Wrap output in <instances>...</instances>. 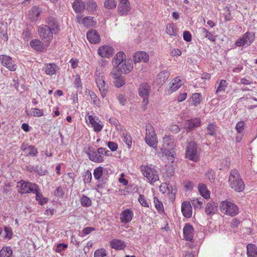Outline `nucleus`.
<instances>
[{
	"mask_svg": "<svg viewBox=\"0 0 257 257\" xmlns=\"http://www.w3.org/2000/svg\"><path fill=\"white\" fill-rule=\"evenodd\" d=\"M46 23L47 25L39 26L38 32L42 40L45 42L50 43L53 39V33H58L59 28L57 20L52 17H49Z\"/></svg>",
	"mask_w": 257,
	"mask_h": 257,
	"instance_id": "f257e3e1",
	"label": "nucleus"
},
{
	"mask_svg": "<svg viewBox=\"0 0 257 257\" xmlns=\"http://www.w3.org/2000/svg\"><path fill=\"white\" fill-rule=\"evenodd\" d=\"M228 183L230 187L235 191L241 192L244 189V183L238 171L236 169L232 170L230 171Z\"/></svg>",
	"mask_w": 257,
	"mask_h": 257,
	"instance_id": "f03ea898",
	"label": "nucleus"
},
{
	"mask_svg": "<svg viewBox=\"0 0 257 257\" xmlns=\"http://www.w3.org/2000/svg\"><path fill=\"white\" fill-rule=\"evenodd\" d=\"M140 170L151 184H153L159 179L158 172L152 165H142L140 167Z\"/></svg>",
	"mask_w": 257,
	"mask_h": 257,
	"instance_id": "7ed1b4c3",
	"label": "nucleus"
},
{
	"mask_svg": "<svg viewBox=\"0 0 257 257\" xmlns=\"http://www.w3.org/2000/svg\"><path fill=\"white\" fill-rule=\"evenodd\" d=\"M102 70L99 67H97L95 79L97 87L99 89L100 93L102 97H105L108 91V85L104 81V76L103 75Z\"/></svg>",
	"mask_w": 257,
	"mask_h": 257,
	"instance_id": "20e7f679",
	"label": "nucleus"
},
{
	"mask_svg": "<svg viewBox=\"0 0 257 257\" xmlns=\"http://www.w3.org/2000/svg\"><path fill=\"white\" fill-rule=\"evenodd\" d=\"M199 152L200 150L194 142H189L186 147V158L193 162H197L199 158Z\"/></svg>",
	"mask_w": 257,
	"mask_h": 257,
	"instance_id": "39448f33",
	"label": "nucleus"
},
{
	"mask_svg": "<svg viewBox=\"0 0 257 257\" xmlns=\"http://www.w3.org/2000/svg\"><path fill=\"white\" fill-rule=\"evenodd\" d=\"M222 213L231 216H234L238 213V208L233 203L229 201H223L220 205Z\"/></svg>",
	"mask_w": 257,
	"mask_h": 257,
	"instance_id": "423d86ee",
	"label": "nucleus"
},
{
	"mask_svg": "<svg viewBox=\"0 0 257 257\" xmlns=\"http://www.w3.org/2000/svg\"><path fill=\"white\" fill-rule=\"evenodd\" d=\"M254 39L255 34L253 32H247L236 41L235 45L236 47L249 46L254 41Z\"/></svg>",
	"mask_w": 257,
	"mask_h": 257,
	"instance_id": "0eeeda50",
	"label": "nucleus"
},
{
	"mask_svg": "<svg viewBox=\"0 0 257 257\" xmlns=\"http://www.w3.org/2000/svg\"><path fill=\"white\" fill-rule=\"evenodd\" d=\"M19 185L18 187H19V192L22 194L26 193H34V192L37 189H38V186L35 184L30 182L25 181L21 180L18 182Z\"/></svg>",
	"mask_w": 257,
	"mask_h": 257,
	"instance_id": "6e6552de",
	"label": "nucleus"
},
{
	"mask_svg": "<svg viewBox=\"0 0 257 257\" xmlns=\"http://www.w3.org/2000/svg\"><path fill=\"white\" fill-rule=\"evenodd\" d=\"M104 148H99L97 150L89 149L88 156L89 159L95 163H101L103 161V153Z\"/></svg>",
	"mask_w": 257,
	"mask_h": 257,
	"instance_id": "1a4fd4ad",
	"label": "nucleus"
},
{
	"mask_svg": "<svg viewBox=\"0 0 257 257\" xmlns=\"http://www.w3.org/2000/svg\"><path fill=\"white\" fill-rule=\"evenodd\" d=\"M1 64L11 71H15L17 68V65L12 58L7 55H0Z\"/></svg>",
	"mask_w": 257,
	"mask_h": 257,
	"instance_id": "9d476101",
	"label": "nucleus"
},
{
	"mask_svg": "<svg viewBox=\"0 0 257 257\" xmlns=\"http://www.w3.org/2000/svg\"><path fill=\"white\" fill-rule=\"evenodd\" d=\"M151 87L147 83L141 84L139 88V95L143 98V104L146 106L148 103V98L149 96Z\"/></svg>",
	"mask_w": 257,
	"mask_h": 257,
	"instance_id": "9b49d317",
	"label": "nucleus"
},
{
	"mask_svg": "<svg viewBox=\"0 0 257 257\" xmlns=\"http://www.w3.org/2000/svg\"><path fill=\"white\" fill-rule=\"evenodd\" d=\"M86 121H89L91 126L93 127L94 131L95 132H100L103 127V125L101 124V121L96 116L89 115L85 116Z\"/></svg>",
	"mask_w": 257,
	"mask_h": 257,
	"instance_id": "f8f14e48",
	"label": "nucleus"
},
{
	"mask_svg": "<svg viewBox=\"0 0 257 257\" xmlns=\"http://www.w3.org/2000/svg\"><path fill=\"white\" fill-rule=\"evenodd\" d=\"M201 123L199 118L196 117L193 119H187L185 121L184 128L187 132H189L198 127Z\"/></svg>",
	"mask_w": 257,
	"mask_h": 257,
	"instance_id": "ddd939ff",
	"label": "nucleus"
},
{
	"mask_svg": "<svg viewBox=\"0 0 257 257\" xmlns=\"http://www.w3.org/2000/svg\"><path fill=\"white\" fill-rule=\"evenodd\" d=\"M118 10L121 15H126L131 10V5L128 0H118Z\"/></svg>",
	"mask_w": 257,
	"mask_h": 257,
	"instance_id": "4468645a",
	"label": "nucleus"
},
{
	"mask_svg": "<svg viewBox=\"0 0 257 257\" xmlns=\"http://www.w3.org/2000/svg\"><path fill=\"white\" fill-rule=\"evenodd\" d=\"M133 216V211L131 209H126L121 212L120 219L122 223L126 224L132 220Z\"/></svg>",
	"mask_w": 257,
	"mask_h": 257,
	"instance_id": "2eb2a0df",
	"label": "nucleus"
},
{
	"mask_svg": "<svg viewBox=\"0 0 257 257\" xmlns=\"http://www.w3.org/2000/svg\"><path fill=\"white\" fill-rule=\"evenodd\" d=\"M113 49L109 46L105 45L100 47L98 50V54L101 57H109L113 53Z\"/></svg>",
	"mask_w": 257,
	"mask_h": 257,
	"instance_id": "dca6fc26",
	"label": "nucleus"
},
{
	"mask_svg": "<svg viewBox=\"0 0 257 257\" xmlns=\"http://www.w3.org/2000/svg\"><path fill=\"white\" fill-rule=\"evenodd\" d=\"M121 73L125 74L128 73L132 71L133 68L132 60L128 59L125 60L121 65L117 67Z\"/></svg>",
	"mask_w": 257,
	"mask_h": 257,
	"instance_id": "f3484780",
	"label": "nucleus"
},
{
	"mask_svg": "<svg viewBox=\"0 0 257 257\" xmlns=\"http://www.w3.org/2000/svg\"><path fill=\"white\" fill-rule=\"evenodd\" d=\"M194 228L190 224L187 223L183 228V234L186 240L191 241L193 237Z\"/></svg>",
	"mask_w": 257,
	"mask_h": 257,
	"instance_id": "a211bd4d",
	"label": "nucleus"
},
{
	"mask_svg": "<svg viewBox=\"0 0 257 257\" xmlns=\"http://www.w3.org/2000/svg\"><path fill=\"white\" fill-rule=\"evenodd\" d=\"M87 38L92 44L98 43L100 41L99 34L95 30H90L87 33Z\"/></svg>",
	"mask_w": 257,
	"mask_h": 257,
	"instance_id": "6ab92c4d",
	"label": "nucleus"
},
{
	"mask_svg": "<svg viewBox=\"0 0 257 257\" xmlns=\"http://www.w3.org/2000/svg\"><path fill=\"white\" fill-rule=\"evenodd\" d=\"M59 69L58 66L54 63H47L44 65L43 70L49 76L56 74V71Z\"/></svg>",
	"mask_w": 257,
	"mask_h": 257,
	"instance_id": "aec40b11",
	"label": "nucleus"
},
{
	"mask_svg": "<svg viewBox=\"0 0 257 257\" xmlns=\"http://www.w3.org/2000/svg\"><path fill=\"white\" fill-rule=\"evenodd\" d=\"M42 13L41 9L38 7H33L29 11L28 18L33 22L36 21L38 20L41 13Z\"/></svg>",
	"mask_w": 257,
	"mask_h": 257,
	"instance_id": "412c9836",
	"label": "nucleus"
},
{
	"mask_svg": "<svg viewBox=\"0 0 257 257\" xmlns=\"http://www.w3.org/2000/svg\"><path fill=\"white\" fill-rule=\"evenodd\" d=\"M181 211L183 216L186 218H190L192 216V206L189 202L184 201L182 203Z\"/></svg>",
	"mask_w": 257,
	"mask_h": 257,
	"instance_id": "4be33fe9",
	"label": "nucleus"
},
{
	"mask_svg": "<svg viewBox=\"0 0 257 257\" xmlns=\"http://www.w3.org/2000/svg\"><path fill=\"white\" fill-rule=\"evenodd\" d=\"M149 59L148 55L143 51L137 52L134 56V61L135 63L140 62H147L149 61Z\"/></svg>",
	"mask_w": 257,
	"mask_h": 257,
	"instance_id": "5701e85b",
	"label": "nucleus"
},
{
	"mask_svg": "<svg viewBox=\"0 0 257 257\" xmlns=\"http://www.w3.org/2000/svg\"><path fill=\"white\" fill-rule=\"evenodd\" d=\"M125 54L122 52H119L115 56L112 64L113 66L118 67L121 65L125 60H127Z\"/></svg>",
	"mask_w": 257,
	"mask_h": 257,
	"instance_id": "b1692460",
	"label": "nucleus"
},
{
	"mask_svg": "<svg viewBox=\"0 0 257 257\" xmlns=\"http://www.w3.org/2000/svg\"><path fill=\"white\" fill-rule=\"evenodd\" d=\"M164 148L174 149L175 147V140L172 136H165L163 137Z\"/></svg>",
	"mask_w": 257,
	"mask_h": 257,
	"instance_id": "393cba45",
	"label": "nucleus"
},
{
	"mask_svg": "<svg viewBox=\"0 0 257 257\" xmlns=\"http://www.w3.org/2000/svg\"><path fill=\"white\" fill-rule=\"evenodd\" d=\"M201 36L203 38H207L210 41L215 42L216 40L215 36L211 33L209 32L204 28H200L198 29Z\"/></svg>",
	"mask_w": 257,
	"mask_h": 257,
	"instance_id": "a878e982",
	"label": "nucleus"
},
{
	"mask_svg": "<svg viewBox=\"0 0 257 257\" xmlns=\"http://www.w3.org/2000/svg\"><path fill=\"white\" fill-rule=\"evenodd\" d=\"M217 211V206L213 202H209L207 204L205 212L207 215H213Z\"/></svg>",
	"mask_w": 257,
	"mask_h": 257,
	"instance_id": "bb28decb",
	"label": "nucleus"
},
{
	"mask_svg": "<svg viewBox=\"0 0 257 257\" xmlns=\"http://www.w3.org/2000/svg\"><path fill=\"white\" fill-rule=\"evenodd\" d=\"M110 246L116 250H120L125 247V244L124 241L120 239H113L110 242Z\"/></svg>",
	"mask_w": 257,
	"mask_h": 257,
	"instance_id": "cd10ccee",
	"label": "nucleus"
},
{
	"mask_svg": "<svg viewBox=\"0 0 257 257\" xmlns=\"http://www.w3.org/2000/svg\"><path fill=\"white\" fill-rule=\"evenodd\" d=\"M182 84V81L179 77H177L174 78L172 80L171 86L169 91L170 93L175 92L181 86Z\"/></svg>",
	"mask_w": 257,
	"mask_h": 257,
	"instance_id": "c85d7f7f",
	"label": "nucleus"
},
{
	"mask_svg": "<svg viewBox=\"0 0 257 257\" xmlns=\"http://www.w3.org/2000/svg\"><path fill=\"white\" fill-rule=\"evenodd\" d=\"M169 73L167 71H163L159 73L157 76L156 82L158 84L163 85L167 80Z\"/></svg>",
	"mask_w": 257,
	"mask_h": 257,
	"instance_id": "c756f323",
	"label": "nucleus"
},
{
	"mask_svg": "<svg viewBox=\"0 0 257 257\" xmlns=\"http://www.w3.org/2000/svg\"><path fill=\"white\" fill-rule=\"evenodd\" d=\"M247 257H257V247L253 244H248L246 247Z\"/></svg>",
	"mask_w": 257,
	"mask_h": 257,
	"instance_id": "7c9ffc66",
	"label": "nucleus"
},
{
	"mask_svg": "<svg viewBox=\"0 0 257 257\" xmlns=\"http://www.w3.org/2000/svg\"><path fill=\"white\" fill-rule=\"evenodd\" d=\"M31 47L37 51H42L43 49L42 42L39 39H34L30 42Z\"/></svg>",
	"mask_w": 257,
	"mask_h": 257,
	"instance_id": "2f4dec72",
	"label": "nucleus"
},
{
	"mask_svg": "<svg viewBox=\"0 0 257 257\" xmlns=\"http://www.w3.org/2000/svg\"><path fill=\"white\" fill-rule=\"evenodd\" d=\"M34 193L36 195V200L38 201L39 204L41 205H44L47 202L48 199L43 196L39 186L38 189L34 192Z\"/></svg>",
	"mask_w": 257,
	"mask_h": 257,
	"instance_id": "473e14b6",
	"label": "nucleus"
},
{
	"mask_svg": "<svg viewBox=\"0 0 257 257\" xmlns=\"http://www.w3.org/2000/svg\"><path fill=\"white\" fill-rule=\"evenodd\" d=\"M72 7L76 12L81 13L84 10L85 5L80 0H75L73 3Z\"/></svg>",
	"mask_w": 257,
	"mask_h": 257,
	"instance_id": "72a5a7b5",
	"label": "nucleus"
},
{
	"mask_svg": "<svg viewBox=\"0 0 257 257\" xmlns=\"http://www.w3.org/2000/svg\"><path fill=\"white\" fill-rule=\"evenodd\" d=\"M198 190L204 198L207 199L209 198L210 192L207 190L206 186L204 184H199Z\"/></svg>",
	"mask_w": 257,
	"mask_h": 257,
	"instance_id": "f704fd0d",
	"label": "nucleus"
},
{
	"mask_svg": "<svg viewBox=\"0 0 257 257\" xmlns=\"http://www.w3.org/2000/svg\"><path fill=\"white\" fill-rule=\"evenodd\" d=\"M162 150H163V154L168 158V160H170V162H173L175 158V151L174 149L164 148L162 149Z\"/></svg>",
	"mask_w": 257,
	"mask_h": 257,
	"instance_id": "c9c22d12",
	"label": "nucleus"
},
{
	"mask_svg": "<svg viewBox=\"0 0 257 257\" xmlns=\"http://www.w3.org/2000/svg\"><path fill=\"white\" fill-rule=\"evenodd\" d=\"M204 202V199L201 198H194L191 200L192 205L195 209H200Z\"/></svg>",
	"mask_w": 257,
	"mask_h": 257,
	"instance_id": "e433bc0d",
	"label": "nucleus"
},
{
	"mask_svg": "<svg viewBox=\"0 0 257 257\" xmlns=\"http://www.w3.org/2000/svg\"><path fill=\"white\" fill-rule=\"evenodd\" d=\"M12 250L10 246L2 248L0 251V257H12Z\"/></svg>",
	"mask_w": 257,
	"mask_h": 257,
	"instance_id": "4c0bfd02",
	"label": "nucleus"
},
{
	"mask_svg": "<svg viewBox=\"0 0 257 257\" xmlns=\"http://www.w3.org/2000/svg\"><path fill=\"white\" fill-rule=\"evenodd\" d=\"M43 114L44 113L42 109L33 108H31L30 112L27 113V115L29 116L40 117L42 116Z\"/></svg>",
	"mask_w": 257,
	"mask_h": 257,
	"instance_id": "58836bf2",
	"label": "nucleus"
},
{
	"mask_svg": "<svg viewBox=\"0 0 257 257\" xmlns=\"http://www.w3.org/2000/svg\"><path fill=\"white\" fill-rule=\"evenodd\" d=\"M23 150L27 153V155H29L33 157L36 156L38 154L37 149L35 148L34 146L32 145L29 146Z\"/></svg>",
	"mask_w": 257,
	"mask_h": 257,
	"instance_id": "ea45409f",
	"label": "nucleus"
},
{
	"mask_svg": "<svg viewBox=\"0 0 257 257\" xmlns=\"http://www.w3.org/2000/svg\"><path fill=\"white\" fill-rule=\"evenodd\" d=\"M146 127V137H147V138H149V137L152 138V136H156L154 128L151 124H147Z\"/></svg>",
	"mask_w": 257,
	"mask_h": 257,
	"instance_id": "a19ab883",
	"label": "nucleus"
},
{
	"mask_svg": "<svg viewBox=\"0 0 257 257\" xmlns=\"http://www.w3.org/2000/svg\"><path fill=\"white\" fill-rule=\"evenodd\" d=\"M228 83L225 80H221L219 83L218 86L216 90L215 94L218 95L221 91H224Z\"/></svg>",
	"mask_w": 257,
	"mask_h": 257,
	"instance_id": "79ce46f5",
	"label": "nucleus"
},
{
	"mask_svg": "<svg viewBox=\"0 0 257 257\" xmlns=\"http://www.w3.org/2000/svg\"><path fill=\"white\" fill-rule=\"evenodd\" d=\"M122 138L123 142L130 148L132 144V139L131 135L128 133H123L122 134Z\"/></svg>",
	"mask_w": 257,
	"mask_h": 257,
	"instance_id": "37998d69",
	"label": "nucleus"
},
{
	"mask_svg": "<svg viewBox=\"0 0 257 257\" xmlns=\"http://www.w3.org/2000/svg\"><path fill=\"white\" fill-rule=\"evenodd\" d=\"M191 99L194 105L197 106L202 101V97L200 93H195L192 94Z\"/></svg>",
	"mask_w": 257,
	"mask_h": 257,
	"instance_id": "c03bdc74",
	"label": "nucleus"
},
{
	"mask_svg": "<svg viewBox=\"0 0 257 257\" xmlns=\"http://www.w3.org/2000/svg\"><path fill=\"white\" fill-rule=\"evenodd\" d=\"M235 130L238 134H244L245 132V122L240 121L236 124Z\"/></svg>",
	"mask_w": 257,
	"mask_h": 257,
	"instance_id": "a18cd8bd",
	"label": "nucleus"
},
{
	"mask_svg": "<svg viewBox=\"0 0 257 257\" xmlns=\"http://www.w3.org/2000/svg\"><path fill=\"white\" fill-rule=\"evenodd\" d=\"M166 32L171 36H176L177 35L175 26L173 24H170L167 26Z\"/></svg>",
	"mask_w": 257,
	"mask_h": 257,
	"instance_id": "49530a36",
	"label": "nucleus"
},
{
	"mask_svg": "<svg viewBox=\"0 0 257 257\" xmlns=\"http://www.w3.org/2000/svg\"><path fill=\"white\" fill-rule=\"evenodd\" d=\"M206 130L208 135L213 136L216 134L217 126L215 124L210 123L208 124Z\"/></svg>",
	"mask_w": 257,
	"mask_h": 257,
	"instance_id": "de8ad7c7",
	"label": "nucleus"
},
{
	"mask_svg": "<svg viewBox=\"0 0 257 257\" xmlns=\"http://www.w3.org/2000/svg\"><path fill=\"white\" fill-rule=\"evenodd\" d=\"M104 5L107 9H113L116 8L117 2L115 0H104Z\"/></svg>",
	"mask_w": 257,
	"mask_h": 257,
	"instance_id": "09e8293b",
	"label": "nucleus"
},
{
	"mask_svg": "<svg viewBox=\"0 0 257 257\" xmlns=\"http://www.w3.org/2000/svg\"><path fill=\"white\" fill-rule=\"evenodd\" d=\"M145 141L146 143L153 148H156L157 146V137L156 136H152V137H149L147 138V137L145 138Z\"/></svg>",
	"mask_w": 257,
	"mask_h": 257,
	"instance_id": "8fccbe9b",
	"label": "nucleus"
},
{
	"mask_svg": "<svg viewBox=\"0 0 257 257\" xmlns=\"http://www.w3.org/2000/svg\"><path fill=\"white\" fill-rule=\"evenodd\" d=\"M80 202L82 206L83 207H88L91 205V200L89 197L85 195H82L80 199Z\"/></svg>",
	"mask_w": 257,
	"mask_h": 257,
	"instance_id": "3c124183",
	"label": "nucleus"
},
{
	"mask_svg": "<svg viewBox=\"0 0 257 257\" xmlns=\"http://www.w3.org/2000/svg\"><path fill=\"white\" fill-rule=\"evenodd\" d=\"M103 171V168L101 167H99L95 168L93 172L94 178L97 180H100L102 176Z\"/></svg>",
	"mask_w": 257,
	"mask_h": 257,
	"instance_id": "603ef678",
	"label": "nucleus"
},
{
	"mask_svg": "<svg viewBox=\"0 0 257 257\" xmlns=\"http://www.w3.org/2000/svg\"><path fill=\"white\" fill-rule=\"evenodd\" d=\"M154 203L155 204L156 209L159 212L162 213L164 211L163 205L162 203L158 200L157 197H154Z\"/></svg>",
	"mask_w": 257,
	"mask_h": 257,
	"instance_id": "864d4df0",
	"label": "nucleus"
},
{
	"mask_svg": "<svg viewBox=\"0 0 257 257\" xmlns=\"http://www.w3.org/2000/svg\"><path fill=\"white\" fill-rule=\"evenodd\" d=\"M85 7L89 11H93L95 10L97 5L93 0H88L86 2Z\"/></svg>",
	"mask_w": 257,
	"mask_h": 257,
	"instance_id": "5fc2aeb1",
	"label": "nucleus"
},
{
	"mask_svg": "<svg viewBox=\"0 0 257 257\" xmlns=\"http://www.w3.org/2000/svg\"><path fill=\"white\" fill-rule=\"evenodd\" d=\"M106 255V250L104 248H100L94 252V257H104Z\"/></svg>",
	"mask_w": 257,
	"mask_h": 257,
	"instance_id": "6e6d98bb",
	"label": "nucleus"
},
{
	"mask_svg": "<svg viewBox=\"0 0 257 257\" xmlns=\"http://www.w3.org/2000/svg\"><path fill=\"white\" fill-rule=\"evenodd\" d=\"M113 83L116 87H120L124 84L125 80L122 76H120V77L114 79Z\"/></svg>",
	"mask_w": 257,
	"mask_h": 257,
	"instance_id": "4d7b16f0",
	"label": "nucleus"
},
{
	"mask_svg": "<svg viewBox=\"0 0 257 257\" xmlns=\"http://www.w3.org/2000/svg\"><path fill=\"white\" fill-rule=\"evenodd\" d=\"M4 231L5 233V235L4 237L6 239H10L12 238L13 235L12 229L10 227L5 226L4 227Z\"/></svg>",
	"mask_w": 257,
	"mask_h": 257,
	"instance_id": "13d9d810",
	"label": "nucleus"
},
{
	"mask_svg": "<svg viewBox=\"0 0 257 257\" xmlns=\"http://www.w3.org/2000/svg\"><path fill=\"white\" fill-rule=\"evenodd\" d=\"M138 200L142 206L145 207H149V203L147 201L144 195H140Z\"/></svg>",
	"mask_w": 257,
	"mask_h": 257,
	"instance_id": "bf43d9fd",
	"label": "nucleus"
},
{
	"mask_svg": "<svg viewBox=\"0 0 257 257\" xmlns=\"http://www.w3.org/2000/svg\"><path fill=\"white\" fill-rule=\"evenodd\" d=\"M110 76L114 80L120 77L121 76V74L119 69H118V68L113 69L110 74Z\"/></svg>",
	"mask_w": 257,
	"mask_h": 257,
	"instance_id": "052dcab7",
	"label": "nucleus"
},
{
	"mask_svg": "<svg viewBox=\"0 0 257 257\" xmlns=\"http://www.w3.org/2000/svg\"><path fill=\"white\" fill-rule=\"evenodd\" d=\"M83 24L86 27H90L92 24V17H85L82 21Z\"/></svg>",
	"mask_w": 257,
	"mask_h": 257,
	"instance_id": "680f3d73",
	"label": "nucleus"
},
{
	"mask_svg": "<svg viewBox=\"0 0 257 257\" xmlns=\"http://www.w3.org/2000/svg\"><path fill=\"white\" fill-rule=\"evenodd\" d=\"M22 36L25 41H28L32 37V33L28 29H26L23 31Z\"/></svg>",
	"mask_w": 257,
	"mask_h": 257,
	"instance_id": "e2e57ef3",
	"label": "nucleus"
},
{
	"mask_svg": "<svg viewBox=\"0 0 257 257\" xmlns=\"http://www.w3.org/2000/svg\"><path fill=\"white\" fill-rule=\"evenodd\" d=\"M0 35L1 39L4 41H7L8 40L7 30L2 28H0Z\"/></svg>",
	"mask_w": 257,
	"mask_h": 257,
	"instance_id": "0e129e2a",
	"label": "nucleus"
},
{
	"mask_svg": "<svg viewBox=\"0 0 257 257\" xmlns=\"http://www.w3.org/2000/svg\"><path fill=\"white\" fill-rule=\"evenodd\" d=\"M117 99L118 101H119V103L121 105H123V106L127 102L125 96L122 94H119L117 96Z\"/></svg>",
	"mask_w": 257,
	"mask_h": 257,
	"instance_id": "69168bd1",
	"label": "nucleus"
},
{
	"mask_svg": "<svg viewBox=\"0 0 257 257\" xmlns=\"http://www.w3.org/2000/svg\"><path fill=\"white\" fill-rule=\"evenodd\" d=\"M89 94H90L91 100H93L94 104L95 105H97L98 104H99V100L97 97L95 93L93 92V91H91V92H89Z\"/></svg>",
	"mask_w": 257,
	"mask_h": 257,
	"instance_id": "338daca9",
	"label": "nucleus"
},
{
	"mask_svg": "<svg viewBox=\"0 0 257 257\" xmlns=\"http://www.w3.org/2000/svg\"><path fill=\"white\" fill-rule=\"evenodd\" d=\"M67 246V245L65 243H59L56 246V251L57 252H60L64 250Z\"/></svg>",
	"mask_w": 257,
	"mask_h": 257,
	"instance_id": "774afa93",
	"label": "nucleus"
}]
</instances>
